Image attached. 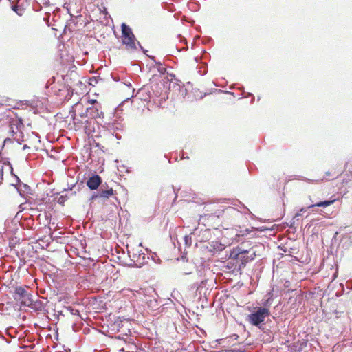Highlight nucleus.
I'll use <instances>...</instances> for the list:
<instances>
[{"label": "nucleus", "instance_id": "obj_6", "mask_svg": "<svg viewBox=\"0 0 352 352\" xmlns=\"http://www.w3.org/2000/svg\"><path fill=\"white\" fill-rule=\"evenodd\" d=\"M99 107L100 105L97 102L96 106L87 107L85 116L91 118H102L104 116V113L102 111L99 110Z\"/></svg>", "mask_w": 352, "mask_h": 352}, {"label": "nucleus", "instance_id": "obj_7", "mask_svg": "<svg viewBox=\"0 0 352 352\" xmlns=\"http://www.w3.org/2000/svg\"><path fill=\"white\" fill-rule=\"evenodd\" d=\"M101 183V177L98 175H95L87 180V185L91 190H96L100 185H102Z\"/></svg>", "mask_w": 352, "mask_h": 352}, {"label": "nucleus", "instance_id": "obj_26", "mask_svg": "<svg viewBox=\"0 0 352 352\" xmlns=\"http://www.w3.org/2000/svg\"><path fill=\"white\" fill-rule=\"evenodd\" d=\"M157 64L159 65L160 66H161V63L159 62Z\"/></svg>", "mask_w": 352, "mask_h": 352}, {"label": "nucleus", "instance_id": "obj_22", "mask_svg": "<svg viewBox=\"0 0 352 352\" xmlns=\"http://www.w3.org/2000/svg\"><path fill=\"white\" fill-rule=\"evenodd\" d=\"M137 43L139 45L140 47L144 52V50L143 47L141 46L140 42L138 41Z\"/></svg>", "mask_w": 352, "mask_h": 352}, {"label": "nucleus", "instance_id": "obj_15", "mask_svg": "<svg viewBox=\"0 0 352 352\" xmlns=\"http://www.w3.org/2000/svg\"><path fill=\"white\" fill-rule=\"evenodd\" d=\"M186 246L190 247L192 245V238L190 235H186L184 238Z\"/></svg>", "mask_w": 352, "mask_h": 352}, {"label": "nucleus", "instance_id": "obj_2", "mask_svg": "<svg viewBox=\"0 0 352 352\" xmlns=\"http://www.w3.org/2000/svg\"><path fill=\"white\" fill-rule=\"evenodd\" d=\"M122 39L127 50H135L137 49L135 37L131 28L125 23L122 24Z\"/></svg>", "mask_w": 352, "mask_h": 352}, {"label": "nucleus", "instance_id": "obj_23", "mask_svg": "<svg viewBox=\"0 0 352 352\" xmlns=\"http://www.w3.org/2000/svg\"><path fill=\"white\" fill-rule=\"evenodd\" d=\"M29 148L26 144H25L23 147V150H25L26 148Z\"/></svg>", "mask_w": 352, "mask_h": 352}, {"label": "nucleus", "instance_id": "obj_25", "mask_svg": "<svg viewBox=\"0 0 352 352\" xmlns=\"http://www.w3.org/2000/svg\"><path fill=\"white\" fill-rule=\"evenodd\" d=\"M116 137L118 139H120V138H119V137L118 136V134H116Z\"/></svg>", "mask_w": 352, "mask_h": 352}, {"label": "nucleus", "instance_id": "obj_28", "mask_svg": "<svg viewBox=\"0 0 352 352\" xmlns=\"http://www.w3.org/2000/svg\"><path fill=\"white\" fill-rule=\"evenodd\" d=\"M151 58H152L153 60H154V59H155V57H154V56H152V57H151Z\"/></svg>", "mask_w": 352, "mask_h": 352}, {"label": "nucleus", "instance_id": "obj_14", "mask_svg": "<svg viewBox=\"0 0 352 352\" xmlns=\"http://www.w3.org/2000/svg\"><path fill=\"white\" fill-rule=\"evenodd\" d=\"M16 126V128L18 129L19 128V125H23V123L21 122V120H13L12 122H11V126H10V128H11V132L12 133H14V129H13V126Z\"/></svg>", "mask_w": 352, "mask_h": 352}, {"label": "nucleus", "instance_id": "obj_11", "mask_svg": "<svg viewBox=\"0 0 352 352\" xmlns=\"http://www.w3.org/2000/svg\"><path fill=\"white\" fill-rule=\"evenodd\" d=\"M250 232V231L248 230V229H245L244 230H241L239 232V234H236V238L235 239L238 241V242H240L241 241V239H240L241 237H243L244 236H246L247 234H248Z\"/></svg>", "mask_w": 352, "mask_h": 352}, {"label": "nucleus", "instance_id": "obj_10", "mask_svg": "<svg viewBox=\"0 0 352 352\" xmlns=\"http://www.w3.org/2000/svg\"><path fill=\"white\" fill-rule=\"evenodd\" d=\"M17 189L20 195L22 196H23L25 193H28V191L30 190V186L25 184H20L19 187Z\"/></svg>", "mask_w": 352, "mask_h": 352}, {"label": "nucleus", "instance_id": "obj_18", "mask_svg": "<svg viewBox=\"0 0 352 352\" xmlns=\"http://www.w3.org/2000/svg\"><path fill=\"white\" fill-rule=\"evenodd\" d=\"M201 286L197 282L194 283V287H197V289Z\"/></svg>", "mask_w": 352, "mask_h": 352}, {"label": "nucleus", "instance_id": "obj_9", "mask_svg": "<svg viewBox=\"0 0 352 352\" xmlns=\"http://www.w3.org/2000/svg\"><path fill=\"white\" fill-rule=\"evenodd\" d=\"M15 294L20 298H25L28 296V292L24 288L18 287L15 289Z\"/></svg>", "mask_w": 352, "mask_h": 352}, {"label": "nucleus", "instance_id": "obj_4", "mask_svg": "<svg viewBox=\"0 0 352 352\" xmlns=\"http://www.w3.org/2000/svg\"><path fill=\"white\" fill-rule=\"evenodd\" d=\"M113 195L114 190L112 188H109L106 184H102L98 191L97 192H94L92 195L91 200H95L97 199H101L103 200L104 199H108Z\"/></svg>", "mask_w": 352, "mask_h": 352}, {"label": "nucleus", "instance_id": "obj_5", "mask_svg": "<svg viewBox=\"0 0 352 352\" xmlns=\"http://www.w3.org/2000/svg\"><path fill=\"white\" fill-rule=\"evenodd\" d=\"M335 199L333 200H327V201H319V202H317L316 204H311V205H309V206H307V208H302L298 212H297L294 219H296L297 220H298V217L300 216H301L303 212H305L307 211V209H309V208H314V207H322V208H326L330 205H331L332 204H333L335 202Z\"/></svg>", "mask_w": 352, "mask_h": 352}, {"label": "nucleus", "instance_id": "obj_19", "mask_svg": "<svg viewBox=\"0 0 352 352\" xmlns=\"http://www.w3.org/2000/svg\"><path fill=\"white\" fill-rule=\"evenodd\" d=\"M158 70H159L160 72L163 73V72L166 70V69H165V68H164V67H162V68H159V69H158Z\"/></svg>", "mask_w": 352, "mask_h": 352}, {"label": "nucleus", "instance_id": "obj_13", "mask_svg": "<svg viewBox=\"0 0 352 352\" xmlns=\"http://www.w3.org/2000/svg\"><path fill=\"white\" fill-rule=\"evenodd\" d=\"M12 10L16 12L19 16H22L24 13V9L18 6H12Z\"/></svg>", "mask_w": 352, "mask_h": 352}, {"label": "nucleus", "instance_id": "obj_17", "mask_svg": "<svg viewBox=\"0 0 352 352\" xmlns=\"http://www.w3.org/2000/svg\"><path fill=\"white\" fill-rule=\"evenodd\" d=\"M12 142V140L9 138H5L4 140H3V144H6L8 142Z\"/></svg>", "mask_w": 352, "mask_h": 352}, {"label": "nucleus", "instance_id": "obj_3", "mask_svg": "<svg viewBox=\"0 0 352 352\" xmlns=\"http://www.w3.org/2000/svg\"><path fill=\"white\" fill-rule=\"evenodd\" d=\"M256 256V252H252L249 255V252L248 250H241L239 252L236 256L235 258L237 259L239 263V269L244 268L246 265V264L254 260Z\"/></svg>", "mask_w": 352, "mask_h": 352}, {"label": "nucleus", "instance_id": "obj_8", "mask_svg": "<svg viewBox=\"0 0 352 352\" xmlns=\"http://www.w3.org/2000/svg\"><path fill=\"white\" fill-rule=\"evenodd\" d=\"M136 257V255H133V258L132 259L134 262V266L138 267H141L142 265H144V262L146 261V255L144 253H139L138 256H137V258L135 259Z\"/></svg>", "mask_w": 352, "mask_h": 352}, {"label": "nucleus", "instance_id": "obj_20", "mask_svg": "<svg viewBox=\"0 0 352 352\" xmlns=\"http://www.w3.org/2000/svg\"><path fill=\"white\" fill-rule=\"evenodd\" d=\"M144 91V89H140L138 92V94H142L143 92Z\"/></svg>", "mask_w": 352, "mask_h": 352}, {"label": "nucleus", "instance_id": "obj_21", "mask_svg": "<svg viewBox=\"0 0 352 352\" xmlns=\"http://www.w3.org/2000/svg\"><path fill=\"white\" fill-rule=\"evenodd\" d=\"M188 157H186V155H184V153H182V159H188Z\"/></svg>", "mask_w": 352, "mask_h": 352}, {"label": "nucleus", "instance_id": "obj_16", "mask_svg": "<svg viewBox=\"0 0 352 352\" xmlns=\"http://www.w3.org/2000/svg\"><path fill=\"white\" fill-rule=\"evenodd\" d=\"M118 124H120L119 123H111V124H109V126H108V129L109 131H113L114 130V129H118V126H117Z\"/></svg>", "mask_w": 352, "mask_h": 352}, {"label": "nucleus", "instance_id": "obj_12", "mask_svg": "<svg viewBox=\"0 0 352 352\" xmlns=\"http://www.w3.org/2000/svg\"><path fill=\"white\" fill-rule=\"evenodd\" d=\"M65 310L68 311L70 314L77 316L79 318H80V312L78 309H76L71 306H68L65 307Z\"/></svg>", "mask_w": 352, "mask_h": 352}, {"label": "nucleus", "instance_id": "obj_1", "mask_svg": "<svg viewBox=\"0 0 352 352\" xmlns=\"http://www.w3.org/2000/svg\"><path fill=\"white\" fill-rule=\"evenodd\" d=\"M251 313L248 315L247 320L252 325L261 328V324L265 319L270 316V309L264 307H256L250 309Z\"/></svg>", "mask_w": 352, "mask_h": 352}, {"label": "nucleus", "instance_id": "obj_24", "mask_svg": "<svg viewBox=\"0 0 352 352\" xmlns=\"http://www.w3.org/2000/svg\"><path fill=\"white\" fill-rule=\"evenodd\" d=\"M184 274H191V272H184Z\"/></svg>", "mask_w": 352, "mask_h": 352}, {"label": "nucleus", "instance_id": "obj_27", "mask_svg": "<svg viewBox=\"0 0 352 352\" xmlns=\"http://www.w3.org/2000/svg\"><path fill=\"white\" fill-rule=\"evenodd\" d=\"M3 107V105L2 104H0V108Z\"/></svg>", "mask_w": 352, "mask_h": 352}]
</instances>
